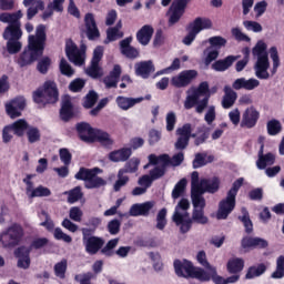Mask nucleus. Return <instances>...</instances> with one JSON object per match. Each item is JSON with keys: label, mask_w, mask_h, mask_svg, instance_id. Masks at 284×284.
Wrapping results in <instances>:
<instances>
[{"label": "nucleus", "mask_w": 284, "mask_h": 284, "mask_svg": "<svg viewBox=\"0 0 284 284\" xmlns=\"http://www.w3.org/2000/svg\"><path fill=\"white\" fill-rule=\"evenodd\" d=\"M45 26L39 24L36 29V34H30L28 38V50H24L18 60L20 68H26L34 63L40 57H43L45 50Z\"/></svg>", "instance_id": "nucleus-1"}, {"label": "nucleus", "mask_w": 284, "mask_h": 284, "mask_svg": "<svg viewBox=\"0 0 284 284\" xmlns=\"http://www.w3.org/2000/svg\"><path fill=\"white\" fill-rule=\"evenodd\" d=\"M217 91V87H213L210 90V83L207 81L201 82L197 88L189 89L184 100V110H192L195 106V112L203 114L210 104L211 94H216Z\"/></svg>", "instance_id": "nucleus-2"}, {"label": "nucleus", "mask_w": 284, "mask_h": 284, "mask_svg": "<svg viewBox=\"0 0 284 284\" xmlns=\"http://www.w3.org/2000/svg\"><path fill=\"white\" fill-rule=\"evenodd\" d=\"M252 54L256 62L254 64L255 77L257 79L267 80L270 79V58L267 55V44L263 40L257 41L252 50Z\"/></svg>", "instance_id": "nucleus-3"}, {"label": "nucleus", "mask_w": 284, "mask_h": 284, "mask_svg": "<svg viewBox=\"0 0 284 284\" xmlns=\"http://www.w3.org/2000/svg\"><path fill=\"white\" fill-rule=\"evenodd\" d=\"M243 178L237 179L231 190L227 192L226 199L222 200L219 203V209L216 212L217 221H225L232 212H234V207H236V194H239V190H241L243 185Z\"/></svg>", "instance_id": "nucleus-4"}, {"label": "nucleus", "mask_w": 284, "mask_h": 284, "mask_svg": "<svg viewBox=\"0 0 284 284\" xmlns=\"http://www.w3.org/2000/svg\"><path fill=\"white\" fill-rule=\"evenodd\" d=\"M174 270L175 274H178V276H182L183 278H196L202 283H207V281H210V275L207 274V271L201 267H194V265H192V262L187 260H175Z\"/></svg>", "instance_id": "nucleus-5"}, {"label": "nucleus", "mask_w": 284, "mask_h": 284, "mask_svg": "<svg viewBox=\"0 0 284 284\" xmlns=\"http://www.w3.org/2000/svg\"><path fill=\"white\" fill-rule=\"evenodd\" d=\"M33 100L38 105L57 103V101H59V89L57 88V82L52 80L44 82L43 90H38L33 93Z\"/></svg>", "instance_id": "nucleus-6"}, {"label": "nucleus", "mask_w": 284, "mask_h": 284, "mask_svg": "<svg viewBox=\"0 0 284 284\" xmlns=\"http://www.w3.org/2000/svg\"><path fill=\"white\" fill-rule=\"evenodd\" d=\"M187 210H190V201L187 199H182L178 203L173 214V221L176 225H181L180 230L182 234H186V232H190V229L192 227V220L190 219Z\"/></svg>", "instance_id": "nucleus-7"}, {"label": "nucleus", "mask_w": 284, "mask_h": 284, "mask_svg": "<svg viewBox=\"0 0 284 284\" xmlns=\"http://www.w3.org/2000/svg\"><path fill=\"white\" fill-rule=\"evenodd\" d=\"M97 170L99 169L95 168L93 170H90L81 168L75 174V179L78 181H84V187H87V190L103 187V185H106L108 182H105L103 178H99V175H97Z\"/></svg>", "instance_id": "nucleus-8"}, {"label": "nucleus", "mask_w": 284, "mask_h": 284, "mask_svg": "<svg viewBox=\"0 0 284 284\" xmlns=\"http://www.w3.org/2000/svg\"><path fill=\"white\" fill-rule=\"evenodd\" d=\"M21 239H23V227L19 224H13L0 235L3 247H16L18 243H21Z\"/></svg>", "instance_id": "nucleus-9"}, {"label": "nucleus", "mask_w": 284, "mask_h": 284, "mask_svg": "<svg viewBox=\"0 0 284 284\" xmlns=\"http://www.w3.org/2000/svg\"><path fill=\"white\" fill-rule=\"evenodd\" d=\"M205 191L199 186V172L194 171L191 174V201L193 209H205V197H203Z\"/></svg>", "instance_id": "nucleus-10"}, {"label": "nucleus", "mask_w": 284, "mask_h": 284, "mask_svg": "<svg viewBox=\"0 0 284 284\" xmlns=\"http://www.w3.org/2000/svg\"><path fill=\"white\" fill-rule=\"evenodd\" d=\"M178 140L174 144L175 150H185L190 145V139H196V133H192V124L185 123L175 131Z\"/></svg>", "instance_id": "nucleus-11"}, {"label": "nucleus", "mask_w": 284, "mask_h": 284, "mask_svg": "<svg viewBox=\"0 0 284 284\" xmlns=\"http://www.w3.org/2000/svg\"><path fill=\"white\" fill-rule=\"evenodd\" d=\"M190 0H174L168 11L169 26H175L181 21V17L185 14V8H187Z\"/></svg>", "instance_id": "nucleus-12"}, {"label": "nucleus", "mask_w": 284, "mask_h": 284, "mask_svg": "<svg viewBox=\"0 0 284 284\" xmlns=\"http://www.w3.org/2000/svg\"><path fill=\"white\" fill-rule=\"evenodd\" d=\"M150 163H162V165H165L166 168H179L183 161H185V155L183 152H179L178 154H174L172 158H170L169 154H162L160 156H156L154 154L149 155Z\"/></svg>", "instance_id": "nucleus-13"}, {"label": "nucleus", "mask_w": 284, "mask_h": 284, "mask_svg": "<svg viewBox=\"0 0 284 284\" xmlns=\"http://www.w3.org/2000/svg\"><path fill=\"white\" fill-rule=\"evenodd\" d=\"M101 59H103V47H97L93 51L91 65L87 68V74L91 77V79H101V77H103V69L99 65Z\"/></svg>", "instance_id": "nucleus-14"}, {"label": "nucleus", "mask_w": 284, "mask_h": 284, "mask_svg": "<svg viewBox=\"0 0 284 284\" xmlns=\"http://www.w3.org/2000/svg\"><path fill=\"white\" fill-rule=\"evenodd\" d=\"M196 77H199V72L196 70H184L173 77L171 83L174 88H187Z\"/></svg>", "instance_id": "nucleus-15"}, {"label": "nucleus", "mask_w": 284, "mask_h": 284, "mask_svg": "<svg viewBox=\"0 0 284 284\" xmlns=\"http://www.w3.org/2000/svg\"><path fill=\"white\" fill-rule=\"evenodd\" d=\"M31 179H32V175H27V178L23 179V183H26V185H27L26 192H27L29 199L50 196V194H52L50 189H48L43 185H40L34 189V183L31 182Z\"/></svg>", "instance_id": "nucleus-16"}, {"label": "nucleus", "mask_w": 284, "mask_h": 284, "mask_svg": "<svg viewBox=\"0 0 284 284\" xmlns=\"http://www.w3.org/2000/svg\"><path fill=\"white\" fill-rule=\"evenodd\" d=\"M261 113L254 106L247 108L242 114L241 128H247L248 130L254 128L258 123Z\"/></svg>", "instance_id": "nucleus-17"}, {"label": "nucleus", "mask_w": 284, "mask_h": 284, "mask_svg": "<svg viewBox=\"0 0 284 284\" xmlns=\"http://www.w3.org/2000/svg\"><path fill=\"white\" fill-rule=\"evenodd\" d=\"M65 54L74 65H83V53L79 50V47L72 42V40L67 41Z\"/></svg>", "instance_id": "nucleus-18"}, {"label": "nucleus", "mask_w": 284, "mask_h": 284, "mask_svg": "<svg viewBox=\"0 0 284 284\" xmlns=\"http://www.w3.org/2000/svg\"><path fill=\"white\" fill-rule=\"evenodd\" d=\"M77 130L81 141H84V143H94L97 141V129H93L90 124L85 122L79 123Z\"/></svg>", "instance_id": "nucleus-19"}, {"label": "nucleus", "mask_w": 284, "mask_h": 284, "mask_svg": "<svg viewBox=\"0 0 284 284\" xmlns=\"http://www.w3.org/2000/svg\"><path fill=\"white\" fill-rule=\"evenodd\" d=\"M84 26L87 28V37L89 41H94V39H99V37H101L99 27H97L94 13H87L84 16Z\"/></svg>", "instance_id": "nucleus-20"}, {"label": "nucleus", "mask_w": 284, "mask_h": 284, "mask_svg": "<svg viewBox=\"0 0 284 284\" xmlns=\"http://www.w3.org/2000/svg\"><path fill=\"white\" fill-rule=\"evenodd\" d=\"M26 109V99L20 97L10 101V103L6 104L7 114L11 119H17L21 115V111Z\"/></svg>", "instance_id": "nucleus-21"}, {"label": "nucleus", "mask_w": 284, "mask_h": 284, "mask_svg": "<svg viewBox=\"0 0 284 284\" xmlns=\"http://www.w3.org/2000/svg\"><path fill=\"white\" fill-rule=\"evenodd\" d=\"M258 85H261V81L254 78H251V79L237 78L232 83L233 90H246L247 92H252V90H256Z\"/></svg>", "instance_id": "nucleus-22"}, {"label": "nucleus", "mask_w": 284, "mask_h": 284, "mask_svg": "<svg viewBox=\"0 0 284 284\" xmlns=\"http://www.w3.org/2000/svg\"><path fill=\"white\" fill-rule=\"evenodd\" d=\"M23 6L24 8H28V21H32V19L39 14V10H44L45 8V3L42 0H23Z\"/></svg>", "instance_id": "nucleus-23"}, {"label": "nucleus", "mask_w": 284, "mask_h": 284, "mask_svg": "<svg viewBox=\"0 0 284 284\" xmlns=\"http://www.w3.org/2000/svg\"><path fill=\"white\" fill-rule=\"evenodd\" d=\"M154 201L133 204L129 211L130 216H150V210L154 207Z\"/></svg>", "instance_id": "nucleus-24"}, {"label": "nucleus", "mask_w": 284, "mask_h": 284, "mask_svg": "<svg viewBox=\"0 0 284 284\" xmlns=\"http://www.w3.org/2000/svg\"><path fill=\"white\" fill-rule=\"evenodd\" d=\"M14 255L18 258V267L21 270L30 267V247L20 246L14 251Z\"/></svg>", "instance_id": "nucleus-25"}, {"label": "nucleus", "mask_w": 284, "mask_h": 284, "mask_svg": "<svg viewBox=\"0 0 284 284\" xmlns=\"http://www.w3.org/2000/svg\"><path fill=\"white\" fill-rule=\"evenodd\" d=\"M274 163H276V155H274V153L268 152L265 154L264 151L257 152V170H266L270 165H274Z\"/></svg>", "instance_id": "nucleus-26"}, {"label": "nucleus", "mask_w": 284, "mask_h": 284, "mask_svg": "<svg viewBox=\"0 0 284 284\" xmlns=\"http://www.w3.org/2000/svg\"><path fill=\"white\" fill-rule=\"evenodd\" d=\"M74 116V106L72 105V100L69 95L62 98V105L60 110V118L62 121L68 122Z\"/></svg>", "instance_id": "nucleus-27"}, {"label": "nucleus", "mask_w": 284, "mask_h": 284, "mask_svg": "<svg viewBox=\"0 0 284 284\" xmlns=\"http://www.w3.org/2000/svg\"><path fill=\"white\" fill-rule=\"evenodd\" d=\"M119 79H121V65L115 64L113 70L103 78V83L108 90L116 88L119 85Z\"/></svg>", "instance_id": "nucleus-28"}, {"label": "nucleus", "mask_w": 284, "mask_h": 284, "mask_svg": "<svg viewBox=\"0 0 284 284\" xmlns=\"http://www.w3.org/2000/svg\"><path fill=\"white\" fill-rule=\"evenodd\" d=\"M2 37L6 39V41H19V39L23 37V31H21V22H18L17 24H9L4 29Z\"/></svg>", "instance_id": "nucleus-29"}, {"label": "nucleus", "mask_w": 284, "mask_h": 284, "mask_svg": "<svg viewBox=\"0 0 284 284\" xmlns=\"http://www.w3.org/2000/svg\"><path fill=\"white\" fill-rule=\"evenodd\" d=\"M103 239L98 236H90L88 240H84L83 245L88 254L94 255L103 247Z\"/></svg>", "instance_id": "nucleus-30"}, {"label": "nucleus", "mask_w": 284, "mask_h": 284, "mask_svg": "<svg viewBox=\"0 0 284 284\" xmlns=\"http://www.w3.org/2000/svg\"><path fill=\"white\" fill-rule=\"evenodd\" d=\"M236 99H239V94L232 87L225 85L224 87V95L222 98V108L224 110H230L236 103Z\"/></svg>", "instance_id": "nucleus-31"}, {"label": "nucleus", "mask_w": 284, "mask_h": 284, "mask_svg": "<svg viewBox=\"0 0 284 284\" xmlns=\"http://www.w3.org/2000/svg\"><path fill=\"white\" fill-rule=\"evenodd\" d=\"M130 43H132V37L125 38L124 40L120 41L121 53L126 57V59H136L139 57V50L130 45Z\"/></svg>", "instance_id": "nucleus-32"}, {"label": "nucleus", "mask_w": 284, "mask_h": 284, "mask_svg": "<svg viewBox=\"0 0 284 284\" xmlns=\"http://www.w3.org/2000/svg\"><path fill=\"white\" fill-rule=\"evenodd\" d=\"M152 72H154V63L152 60L138 62L135 64V74L142 77V79H148Z\"/></svg>", "instance_id": "nucleus-33"}, {"label": "nucleus", "mask_w": 284, "mask_h": 284, "mask_svg": "<svg viewBox=\"0 0 284 284\" xmlns=\"http://www.w3.org/2000/svg\"><path fill=\"white\" fill-rule=\"evenodd\" d=\"M221 182L217 180V178H213L211 180L207 179H202L201 181L199 180V187L200 190L205 192H209V194H215V192H219V185Z\"/></svg>", "instance_id": "nucleus-34"}, {"label": "nucleus", "mask_w": 284, "mask_h": 284, "mask_svg": "<svg viewBox=\"0 0 284 284\" xmlns=\"http://www.w3.org/2000/svg\"><path fill=\"white\" fill-rule=\"evenodd\" d=\"M152 34H154V28L152 26L146 24L143 26L136 33V39L141 45H148L152 40Z\"/></svg>", "instance_id": "nucleus-35"}, {"label": "nucleus", "mask_w": 284, "mask_h": 284, "mask_svg": "<svg viewBox=\"0 0 284 284\" xmlns=\"http://www.w3.org/2000/svg\"><path fill=\"white\" fill-rule=\"evenodd\" d=\"M212 26L210 18L197 17L189 24V28L193 29L199 34L202 30H211Z\"/></svg>", "instance_id": "nucleus-36"}, {"label": "nucleus", "mask_w": 284, "mask_h": 284, "mask_svg": "<svg viewBox=\"0 0 284 284\" xmlns=\"http://www.w3.org/2000/svg\"><path fill=\"white\" fill-rule=\"evenodd\" d=\"M209 163H214V155H207L206 152L195 153V158L192 162L193 170L205 168Z\"/></svg>", "instance_id": "nucleus-37"}, {"label": "nucleus", "mask_w": 284, "mask_h": 284, "mask_svg": "<svg viewBox=\"0 0 284 284\" xmlns=\"http://www.w3.org/2000/svg\"><path fill=\"white\" fill-rule=\"evenodd\" d=\"M267 245V241L261 237H244L242 240V247L244 250H247L248 247H260L261 250H265Z\"/></svg>", "instance_id": "nucleus-38"}, {"label": "nucleus", "mask_w": 284, "mask_h": 284, "mask_svg": "<svg viewBox=\"0 0 284 284\" xmlns=\"http://www.w3.org/2000/svg\"><path fill=\"white\" fill-rule=\"evenodd\" d=\"M23 18V12L18 10L13 13L2 12L0 13V22L9 23V26H17V23H21L20 19Z\"/></svg>", "instance_id": "nucleus-39"}, {"label": "nucleus", "mask_w": 284, "mask_h": 284, "mask_svg": "<svg viewBox=\"0 0 284 284\" xmlns=\"http://www.w3.org/2000/svg\"><path fill=\"white\" fill-rule=\"evenodd\" d=\"M132 156V149L130 148H124L118 151H113L109 154L110 161L113 163H120L123 161H128Z\"/></svg>", "instance_id": "nucleus-40"}, {"label": "nucleus", "mask_w": 284, "mask_h": 284, "mask_svg": "<svg viewBox=\"0 0 284 284\" xmlns=\"http://www.w3.org/2000/svg\"><path fill=\"white\" fill-rule=\"evenodd\" d=\"M239 59V57L236 55H229L223 60H217L212 64L213 70H215V72H225V70H227L229 68H231V65L234 63V61H236Z\"/></svg>", "instance_id": "nucleus-41"}, {"label": "nucleus", "mask_w": 284, "mask_h": 284, "mask_svg": "<svg viewBox=\"0 0 284 284\" xmlns=\"http://www.w3.org/2000/svg\"><path fill=\"white\" fill-rule=\"evenodd\" d=\"M144 98H125V97H118L116 103L121 110H130V108H134L136 103H141Z\"/></svg>", "instance_id": "nucleus-42"}, {"label": "nucleus", "mask_w": 284, "mask_h": 284, "mask_svg": "<svg viewBox=\"0 0 284 284\" xmlns=\"http://www.w3.org/2000/svg\"><path fill=\"white\" fill-rule=\"evenodd\" d=\"M227 272L230 274H239V272H243V267H245V262L243 258H232L227 262Z\"/></svg>", "instance_id": "nucleus-43"}, {"label": "nucleus", "mask_w": 284, "mask_h": 284, "mask_svg": "<svg viewBox=\"0 0 284 284\" xmlns=\"http://www.w3.org/2000/svg\"><path fill=\"white\" fill-rule=\"evenodd\" d=\"M205 209H193L191 225L192 223H199L200 225H207L209 219L205 216Z\"/></svg>", "instance_id": "nucleus-44"}, {"label": "nucleus", "mask_w": 284, "mask_h": 284, "mask_svg": "<svg viewBox=\"0 0 284 284\" xmlns=\"http://www.w3.org/2000/svg\"><path fill=\"white\" fill-rule=\"evenodd\" d=\"M151 165H156L149 174L153 181H159V179L165 176V170H168L166 165H163V163H151Z\"/></svg>", "instance_id": "nucleus-45"}, {"label": "nucleus", "mask_w": 284, "mask_h": 284, "mask_svg": "<svg viewBox=\"0 0 284 284\" xmlns=\"http://www.w3.org/2000/svg\"><path fill=\"white\" fill-rule=\"evenodd\" d=\"M9 128H11V131L13 134H16V136H23L26 130H28V122L24 119H20Z\"/></svg>", "instance_id": "nucleus-46"}, {"label": "nucleus", "mask_w": 284, "mask_h": 284, "mask_svg": "<svg viewBox=\"0 0 284 284\" xmlns=\"http://www.w3.org/2000/svg\"><path fill=\"white\" fill-rule=\"evenodd\" d=\"M64 195L68 196V203L73 204L77 203L79 201H81V199H83V193L81 191V186H75L74 189L64 192Z\"/></svg>", "instance_id": "nucleus-47"}, {"label": "nucleus", "mask_w": 284, "mask_h": 284, "mask_svg": "<svg viewBox=\"0 0 284 284\" xmlns=\"http://www.w3.org/2000/svg\"><path fill=\"white\" fill-rule=\"evenodd\" d=\"M95 139L104 145V148H110L114 141L112 138H110V134L108 132L101 131V130H95Z\"/></svg>", "instance_id": "nucleus-48"}, {"label": "nucleus", "mask_w": 284, "mask_h": 284, "mask_svg": "<svg viewBox=\"0 0 284 284\" xmlns=\"http://www.w3.org/2000/svg\"><path fill=\"white\" fill-rule=\"evenodd\" d=\"M239 219L243 222L246 234H252L254 225L252 224V220H250V212H247V209L242 207V216Z\"/></svg>", "instance_id": "nucleus-49"}, {"label": "nucleus", "mask_w": 284, "mask_h": 284, "mask_svg": "<svg viewBox=\"0 0 284 284\" xmlns=\"http://www.w3.org/2000/svg\"><path fill=\"white\" fill-rule=\"evenodd\" d=\"M124 174L125 173L121 170L118 172V180L113 185L114 192H121V187H125V185H128V183L130 182V178Z\"/></svg>", "instance_id": "nucleus-50"}, {"label": "nucleus", "mask_w": 284, "mask_h": 284, "mask_svg": "<svg viewBox=\"0 0 284 284\" xmlns=\"http://www.w3.org/2000/svg\"><path fill=\"white\" fill-rule=\"evenodd\" d=\"M267 133L270 136H276V134H281L283 126L281 125V121L278 120H271L266 124Z\"/></svg>", "instance_id": "nucleus-51"}, {"label": "nucleus", "mask_w": 284, "mask_h": 284, "mask_svg": "<svg viewBox=\"0 0 284 284\" xmlns=\"http://www.w3.org/2000/svg\"><path fill=\"white\" fill-rule=\"evenodd\" d=\"M165 225H168V209H162L159 211L156 215V230H165Z\"/></svg>", "instance_id": "nucleus-52"}, {"label": "nucleus", "mask_w": 284, "mask_h": 284, "mask_svg": "<svg viewBox=\"0 0 284 284\" xmlns=\"http://www.w3.org/2000/svg\"><path fill=\"white\" fill-rule=\"evenodd\" d=\"M265 270H267L265 264L251 266L245 275V278H256V276H261L262 274H265Z\"/></svg>", "instance_id": "nucleus-53"}, {"label": "nucleus", "mask_w": 284, "mask_h": 284, "mask_svg": "<svg viewBox=\"0 0 284 284\" xmlns=\"http://www.w3.org/2000/svg\"><path fill=\"white\" fill-rule=\"evenodd\" d=\"M185 187H187V179L183 178L175 184L172 191V197L173 199L181 197L183 195V192H185Z\"/></svg>", "instance_id": "nucleus-54"}, {"label": "nucleus", "mask_w": 284, "mask_h": 284, "mask_svg": "<svg viewBox=\"0 0 284 284\" xmlns=\"http://www.w3.org/2000/svg\"><path fill=\"white\" fill-rule=\"evenodd\" d=\"M141 164V160L133 158L131 159L124 166V169H121L120 171L124 174H134L136 170H139V165Z\"/></svg>", "instance_id": "nucleus-55"}, {"label": "nucleus", "mask_w": 284, "mask_h": 284, "mask_svg": "<svg viewBox=\"0 0 284 284\" xmlns=\"http://www.w3.org/2000/svg\"><path fill=\"white\" fill-rule=\"evenodd\" d=\"M118 39H123V31L119 30V28H109L106 30V39L104 40V43H110Z\"/></svg>", "instance_id": "nucleus-56"}, {"label": "nucleus", "mask_w": 284, "mask_h": 284, "mask_svg": "<svg viewBox=\"0 0 284 284\" xmlns=\"http://www.w3.org/2000/svg\"><path fill=\"white\" fill-rule=\"evenodd\" d=\"M99 101V94L95 91H90L83 101V108L87 110H90L91 108H94L95 103Z\"/></svg>", "instance_id": "nucleus-57"}, {"label": "nucleus", "mask_w": 284, "mask_h": 284, "mask_svg": "<svg viewBox=\"0 0 284 284\" xmlns=\"http://www.w3.org/2000/svg\"><path fill=\"white\" fill-rule=\"evenodd\" d=\"M68 271V260H62L54 265V274L58 278H65V272Z\"/></svg>", "instance_id": "nucleus-58"}, {"label": "nucleus", "mask_w": 284, "mask_h": 284, "mask_svg": "<svg viewBox=\"0 0 284 284\" xmlns=\"http://www.w3.org/2000/svg\"><path fill=\"white\" fill-rule=\"evenodd\" d=\"M270 54L273 61L272 74H276L278 65H281V58H278V49L276 47H271Z\"/></svg>", "instance_id": "nucleus-59"}, {"label": "nucleus", "mask_w": 284, "mask_h": 284, "mask_svg": "<svg viewBox=\"0 0 284 284\" xmlns=\"http://www.w3.org/2000/svg\"><path fill=\"white\" fill-rule=\"evenodd\" d=\"M60 72L61 74H63L64 77H73L74 75V69H72V65H70V63H68V60L65 59H61L60 64Z\"/></svg>", "instance_id": "nucleus-60"}, {"label": "nucleus", "mask_w": 284, "mask_h": 284, "mask_svg": "<svg viewBox=\"0 0 284 284\" xmlns=\"http://www.w3.org/2000/svg\"><path fill=\"white\" fill-rule=\"evenodd\" d=\"M69 217L71 221H74L75 223H81L83 219V211L79 206H72L69 210Z\"/></svg>", "instance_id": "nucleus-61"}, {"label": "nucleus", "mask_w": 284, "mask_h": 284, "mask_svg": "<svg viewBox=\"0 0 284 284\" xmlns=\"http://www.w3.org/2000/svg\"><path fill=\"white\" fill-rule=\"evenodd\" d=\"M119 245V239L110 240L106 245L101 250L104 256H112L114 254V247Z\"/></svg>", "instance_id": "nucleus-62"}, {"label": "nucleus", "mask_w": 284, "mask_h": 284, "mask_svg": "<svg viewBox=\"0 0 284 284\" xmlns=\"http://www.w3.org/2000/svg\"><path fill=\"white\" fill-rule=\"evenodd\" d=\"M106 230L112 236H116L121 232V221L118 219L111 220L108 223Z\"/></svg>", "instance_id": "nucleus-63"}, {"label": "nucleus", "mask_w": 284, "mask_h": 284, "mask_svg": "<svg viewBox=\"0 0 284 284\" xmlns=\"http://www.w3.org/2000/svg\"><path fill=\"white\" fill-rule=\"evenodd\" d=\"M22 48V44L19 40H8L7 42V50L9 54H17V52H20Z\"/></svg>", "instance_id": "nucleus-64"}]
</instances>
